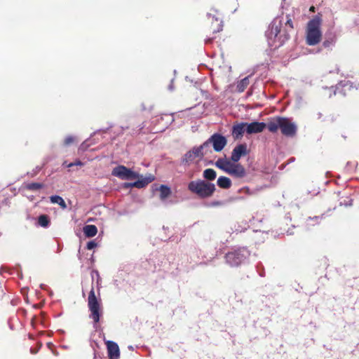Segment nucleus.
<instances>
[{
  "instance_id": "nucleus-1",
  "label": "nucleus",
  "mask_w": 359,
  "mask_h": 359,
  "mask_svg": "<svg viewBox=\"0 0 359 359\" xmlns=\"http://www.w3.org/2000/svg\"><path fill=\"white\" fill-rule=\"evenodd\" d=\"M283 20L278 17L276 18L269 27L266 32V36L268 43L273 48H279L283 46L289 39V34L286 29H282Z\"/></svg>"
},
{
  "instance_id": "nucleus-2",
  "label": "nucleus",
  "mask_w": 359,
  "mask_h": 359,
  "mask_svg": "<svg viewBox=\"0 0 359 359\" xmlns=\"http://www.w3.org/2000/svg\"><path fill=\"white\" fill-rule=\"evenodd\" d=\"M321 24L322 19L318 15H315L308 22L306 30V41L308 45L315 46L320 41L322 38Z\"/></svg>"
},
{
  "instance_id": "nucleus-3",
  "label": "nucleus",
  "mask_w": 359,
  "mask_h": 359,
  "mask_svg": "<svg viewBox=\"0 0 359 359\" xmlns=\"http://www.w3.org/2000/svg\"><path fill=\"white\" fill-rule=\"evenodd\" d=\"M188 189L201 198H208L211 196L215 192V186L214 184L198 180L190 182L188 184Z\"/></svg>"
},
{
  "instance_id": "nucleus-4",
  "label": "nucleus",
  "mask_w": 359,
  "mask_h": 359,
  "mask_svg": "<svg viewBox=\"0 0 359 359\" xmlns=\"http://www.w3.org/2000/svg\"><path fill=\"white\" fill-rule=\"evenodd\" d=\"M250 256V252L246 248L233 249L226 254V262L231 266H238L245 263Z\"/></svg>"
},
{
  "instance_id": "nucleus-5",
  "label": "nucleus",
  "mask_w": 359,
  "mask_h": 359,
  "mask_svg": "<svg viewBox=\"0 0 359 359\" xmlns=\"http://www.w3.org/2000/svg\"><path fill=\"white\" fill-rule=\"evenodd\" d=\"M88 306L90 311V318L93 319L95 324L97 323L102 315L101 302L97 299L93 287L88 294Z\"/></svg>"
},
{
  "instance_id": "nucleus-6",
  "label": "nucleus",
  "mask_w": 359,
  "mask_h": 359,
  "mask_svg": "<svg viewBox=\"0 0 359 359\" xmlns=\"http://www.w3.org/2000/svg\"><path fill=\"white\" fill-rule=\"evenodd\" d=\"M111 175L123 180H131L140 177L138 172L133 171L124 165L115 167L111 171Z\"/></svg>"
},
{
  "instance_id": "nucleus-7",
  "label": "nucleus",
  "mask_w": 359,
  "mask_h": 359,
  "mask_svg": "<svg viewBox=\"0 0 359 359\" xmlns=\"http://www.w3.org/2000/svg\"><path fill=\"white\" fill-rule=\"evenodd\" d=\"M208 144V149L210 150V144H212L213 149L215 151H221L227 143L226 137L221 134L215 133L210 136V137L205 141Z\"/></svg>"
},
{
  "instance_id": "nucleus-8",
  "label": "nucleus",
  "mask_w": 359,
  "mask_h": 359,
  "mask_svg": "<svg viewBox=\"0 0 359 359\" xmlns=\"http://www.w3.org/2000/svg\"><path fill=\"white\" fill-rule=\"evenodd\" d=\"M280 130L287 137H293L297 133V126L287 118L282 117Z\"/></svg>"
},
{
  "instance_id": "nucleus-9",
  "label": "nucleus",
  "mask_w": 359,
  "mask_h": 359,
  "mask_svg": "<svg viewBox=\"0 0 359 359\" xmlns=\"http://www.w3.org/2000/svg\"><path fill=\"white\" fill-rule=\"evenodd\" d=\"M247 154L248 150L246 144H240L233 148L231 152V160L233 163H237L242 156H245Z\"/></svg>"
},
{
  "instance_id": "nucleus-10",
  "label": "nucleus",
  "mask_w": 359,
  "mask_h": 359,
  "mask_svg": "<svg viewBox=\"0 0 359 359\" xmlns=\"http://www.w3.org/2000/svg\"><path fill=\"white\" fill-rule=\"evenodd\" d=\"M246 133L248 135L259 133L262 132L266 127L264 122L254 121L250 123H245Z\"/></svg>"
},
{
  "instance_id": "nucleus-11",
  "label": "nucleus",
  "mask_w": 359,
  "mask_h": 359,
  "mask_svg": "<svg viewBox=\"0 0 359 359\" xmlns=\"http://www.w3.org/2000/svg\"><path fill=\"white\" fill-rule=\"evenodd\" d=\"M107 352L109 359H118L120 357V351L118 344L113 341L107 342Z\"/></svg>"
},
{
  "instance_id": "nucleus-12",
  "label": "nucleus",
  "mask_w": 359,
  "mask_h": 359,
  "mask_svg": "<svg viewBox=\"0 0 359 359\" xmlns=\"http://www.w3.org/2000/svg\"><path fill=\"white\" fill-rule=\"evenodd\" d=\"M245 132H246V126L244 122L236 123L232 126L231 135L234 140L241 139Z\"/></svg>"
},
{
  "instance_id": "nucleus-13",
  "label": "nucleus",
  "mask_w": 359,
  "mask_h": 359,
  "mask_svg": "<svg viewBox=\"0 0 359 359\" xmlns=\"http://www.w3.org/2000/svg\"><path fill=\"white\" fill-rule=\"evenodd\" d=\"M138 180L135 182H134V184L136 185V188L142 189L145 187L147 184L151 183L154 180V176L151 174H149L146 175L145 177H143L142 175H140Z\"/></svg>"
},
{
  "instance_id": "nucleus-14",
  "label": "nucleus",
  "mask_w": 359,
  "mask_h": 359,
  "mask_svg": "<svg viewBox=\"0 0 359 359\" xmlns=\"http://www.w3.org/2000/svg\"><path fill=\"white\" fill-rule=\"evenodd\" d=\"M227 174L236 178H242L246 175V171L243 165L239 163H236Z\"/></svg>"
},
{
  "instance_id": "nucleus-15",
  "label": "nucleus",
  "mask_w": 359,
  "mask_h": 359,
  "mask_svg": "<svg viewBox=\"0 0 359 359\" xmlns=\"http://www.w3.org/2000/svg\"><path fill=\"white\" fill-rule=\"evenodd\" d=\"M191 151L196 158H202L210 151L208 149V144L205 142L199 147H194Z\"/></svg>"
},
{
  "instance_id": "nucleus-16",
  "label": "nucleus",
  "mask_w": 359,
  "mask_h": 359,
  "mask_svg": "<svg viewBox=\"0 0 359 359\" xmlns=\"http://www.w3.org/2000/svg\"><path fill=\"white\" fill-rule=\"evenodd\" d=\"M282 117H276L272 118L267 124L268 130L271 133H276L278 129H280Z\"/></svg>"
},
{
  "instance_id": "nucleus-17",
  "label": "nucleus",
  "mask_w": 359,
  "mask_h": 359,
  "mask_svg": "<svg viewBox=\"0 0 359 359\" xmlns=\"http://www.w3.org/2000/svg\"><path fill=\"white\" fill-rule=\"evenodd\" d=\"M83 233L85 236L88 238H91L95 236L97 233V227L93 224H88L83 227Z\"/></svg>"
},
{
  "instance_id": "nucleus-18",
  "label": "nucleus",
  "mask_w": 359,
  "mask_h": 359,
  "mask_svg": "<svg viewBox=\"0 0 359 359\" xmlns=\"http://www.w3.org/2000/svg\"><path fill=\"white\" fill-rule=\"evenodd\" d=\"M217 184L222 189H229L231 186V181L229 177L222 176L217 179Z\"/></svg>"
},
{
  "instance_id": "nucleus-19",
  "label": "nucleus",
  "mask_w": 359,
  "mask_h": 359,
  "mask_svg": "<svg viewBox=\"0 0 359 359\" xmlns=\"http://www.w3.org/2000/svg\"><path fill=\"white\" fill-rule=\"evenodd\" d=\"M195 158L196 157L194 156V154H193L191 151L189 150L182 158L181 164L184 166L189 165L195 160Z\"/></svg>"
},
{
  "instance_id": "nucleus-20",
  "label": "nucleus",
  "mask_w": 359,
  "mask_h": 359,
  "mask_svg": "<svg viewBox=\"0 0 359 359\" xmlns=\"http://www.w3.org/2000/svg\"><path fill=\"white\" fill-rule=\"evenodd\" d=\"M159 191L160 199L163 201H164L171 194V190L170 187L166 185H161L159 187Z\"/></svg>"
},
{
  "instance_id": "nucleus-21",
  "label": "nucleus",
  "mask_w": 359,
  "mask_h": 359,
  "mask_svg": "<svg viewBox=\"0 0 359 359\" xmlns=\"http://www.w3.org/2000/svg\"><path fill=\"white\" fill-rule=\"evenodd\" d=\"M249 78H250V76H246L238 82L237 86H236V89H237L238 92L242 93L245 90V89L247 88V86L250 83Z\"/></svg>"
},
{
  "instance_id": "nucleus-22",
  "label": "nucleus",
  "mask_w": 359,
  "mask_h": 359,
  "mask_svg": "<svg viewBox=\"0 0 359 359\" xmlns=\"http://www.w3.org/2000/svg\"><path fill=\"white\" fill-rule=\"evenodd\" d=\"M50 201L52 203L58 204L62 209L67 208V205L64 199L57 195L51 196L50 197Z\"/></svg>"
},
{
  "instance_id": "nucleus-23",
  "label": "nucleus",
  "mask_w": 359,
  "mask_h": 359,
  "mask_svg": "<svg viewBox=\"0 0 359 359\" xmlns=\"http://www.w3.org/2000/svg\"><path fill=\"white\" fill-rule=\"evenodd\" d=\"M216 172L212 168H208L203 171V177L206 180H213L216 178Z\"/></svg>"
},
{
  "instance_id": "nucleus-24",
  "label": "nucleus",
  "mask_w": 359,
  "mask_h": 359,
  "mask_svg": "<svg viewBox=\"0 0 359 359\" xmlns=\"http://www.w3.org/2000/svg\"><path fill=\"white\" fill-rule=\"evenodd\" d=\"M336 42V38L334 36H330L325 39L323 43V46L326 48H332Z\"/></svg>"
},
{
  "instance_id": "nucleus-25",
  "label": "nucleus",
  "mask_w": 359,
  "mask_h": 359,
  "mask_svg": "<svg viewBox=\"0 0 359 359\" xmlns=\"http://www.w3.org/2000/svg\"><path fill=\"white\" fill-rule=\"evenodd\" d=\"M43 187V184L38 182L28 183L25 185V188L29 191H37Z\"/></svg>"
},
{
  "instance_id": "nucleus-26",
  "label": "nucleus",
  "mask_w": 359,
  "mask_h": 359,
  "mask_svg": "<svg viewBox=\"0 0 359 359\" xmlns=\"http://www.w3.org/2000/svg\"><path fill=\"white\" fill-rule=\"evenodd\" d=\"M38 224L42 227H47L49 224L48 217L46 215H40L38 218Z\"/></svg>"
},
{
  "instance_id": "nucleus-27",
  "label": "nucleus",
  "mask_w": 359,
  "mask_h": 359,
  "mask_svg": "<svg viewBox=\"0 0 359 359\" xmlns=\"http://www.w3.org/2000/svg\"><path fill=\"white\" fill-rule=\"evenodd\" d=\"M236 164V163L231 161H231L226 160L225 163H224V168H223V171L228 173L229 171L231 169H232V168H233V166H235Z\"/></svg>"
},
{
  "instance_id": "nucleus-28",
  "label": "nucleus",
  "mask_w": 359,
  "mask_h": 359,
  "mask_svg": "<svg viewBox=\"0 0 359 359\" xmlns=\"http://www.w3.org/2000/svg\"><path fill=\"white\" fill-rule=\"evenodd\" d=\"M236 164V163L231 161H231L226 160L225 163H224V168H223V171L228 173L229 171L231 169H232V168H233V166H235Z\"/></svg>"
},
{
  "instance_id": "nucleus-29",
  "label": "nucleus",
  "mask_w": 359,
  "mask_h": 359,
  "mask_svg": "<svg viewBox=\"0 0 359 359\" xmlns=\"http://www.w3.org/2000/svg\"><path fill=\"white\" fill-rule=\"evenodd\" d=\"M352 87H353L352 83L350 81H344V82H341L338 85H337L336 90L339 91L341 88H347L348 89H351Z\"/></svg>"
},
{
  "instance_id": "nucleus-30",
  "label": "nucleus",
  "mask_w": 359,
  "mask_h": 359,
  "mask_svg": "<svg viewBox=\"0 0 359 359\" xmlns=\"http://www.w3.org/2000/svg\"><path fill=\"white\" fill-rule=\"evenodd\" d=\"M74 140L75 137L74 136L69 135L65 139L63 144L65 146H69L71 144H72L74 142Z\"/></svg>"
},
{
  "instance_id": "nucleus-31",
  "label": "nucleus",
  "mask_w": 359,
  "mask_h": 359,
  "mask_svg": "<svg viewBox=\"0 0 359 359\" xmlns=\"http://www.w3.org/2000/svg\"><path fill=\"white\" fill-rule=\"evenodd\" d=\"M226 159L224 158H219L216 163L215 165L219 168V169L223 170V168H224V163Z\"/></svg>"
},
{
  "instance_id": "nucleus-32",
  "label": "nucleus",
  "mask_w": 359,
  "mask_h": 359,
  "mask_svg": "<svg viewBox=\"0 0 359 359\" xmlns=\"http://www.w3.org/2000/svg\"><path fill=\"white\" fill-rule=\"evenodd\" d=\"M97 243L95 241H90L87 243L86 248L88 250H93L96 248Z\"/></svg>"
},
{
  "instance_id": "nucleus-33",
  "label": "nucleus",
  "mask_w": 359,
  "mask_h": 359,
  "mask_svg": "<svg viewBox=\"0 0 359 359\" xmlns=\"http://www.w3.org/2000/svg\"><path fill=\"white\" fill-rule=\"evenodd\" d=\"M239 192L241 193H245L248 195H252L254 194V191H250V189L248 187H244L239 190Z\"/></svg>"
},
{
  "instance_id": "nucleus-34",
  "label": "nucleus",
  "mask_w": 359,
  "mask_h": 359,
  "mask_svg": "<svg viewBox=\"0 0 359 359\" xmlns=\"http://www.w3.org/2000/svg\"><path fill=\"white\" fill-rule=\"evenodd\" d=\"M223 27V22L222 20L219 21V23L217 25V28L213 29L214 33L219 32L222 30Z\"/></svg>"
},
{
  "instance_id": "nucleus-35",
  "label": "nucleus",
  "mask_w": 359,
  "mask_h": 359,
  "mask_svg": "<svg viewBox=\"0 0 359 359\" xmlns=\"http://www.w3.org/2000/svg\"><path fill=\"white\" fill-rule=\"evenodd\" d=\"M40 170L41 168L39 166H36L32 172H28L27 175H30L31 177H34L40 171Z\"/></svg>"
},
{
  "instance_id": "nucleus-36",
  "label": "nucleus",
  "mask_w": 359,
  "mask_h": 359,
  "mask_svg": "<svg viewBox=\"0 0 359 359\" xmlns=\"http://www.w3.org/2000/svg\"><path fill=\"white\" fill-rule=\"evenodd\" d=\"M123 188L129 189L132 187H136V185L134 184V182H126L123 184Z\"/></svg>"
},
{
  "instance_id": "nucleus-37",
  "label": "nucleus",
  "mask_w": 359,
  "mask_h": 359,
  "mask_svg": "<svg viewBox=\"0 0 359 359\" xmlns=\"http://www.w3.org/2000/svg\"><path fill=\"white\" fill-rule=\"evenodd\" d=\"M285 24V26H289L290 29L293 28L292 20L288 16H287V20Z\"/></svg>"
},
{
  "instance_id": "nucleus-38",
  "label": "nucleus",
  "mask_w": 359,
  "mask_h": 359,
  "mask_svg": "<svg viewBox=\"0 0 359 359\" xmlns=\"http://www.w3.org/2000/svg\"><path fill=\"white\" fill-rule=\"evenodd\" d=\"M207 17L208 18V19H212V22L214 20H215L216 22H218L219 21V18H216L214 15H212L211 13H208L207 14Z\"/></svg>"
},
{
  "instance_id": "nucleus-39",
  "label": "nucleus",
  "mask_w": 359,
  "mask_h": 359,
  "mask_svg": "<svg viewBox=\"0 0 359 359\" xmlns=\"http://www.w3.org/2000/svg\"><path fill=\"white\" fill-rule=\"evenodd\" d=\"M223 204V203L222 201H213L210 203V206H219V205H222Z\"/></svg>"
},
{
  "instance_id": "nucleus-40",
  "label": "nucleus",
  "mask_w": 359,
  "mask_h": 359,
  "mask_svg": "<svg viewBox=\"0 0 359 359\" xmlns=\"http://www.w3.org/2000/svg\"><path fill=\"white\" fill-rule=\"evenodd\" d=\"M340 204L344 205L346 206H351V205H352V200H348V202H344V203L341 202Z\"/></svg>"
},
{
  "instance_id": "nucleus-41",
  "label": "nucleus",
  "mask_w": 359,
  "mask_h": 359,
  "mask_svg": "<svg viewBox=\"0 0 359 359\" xmlns=\"http://www.w3.org/2000/svg\"><path fill=\"white\" fill-rule=\"evenodd\" d=\"M313 219H315V220H316V222H319V220H320V217H318V216H316V217H309V219H308V221H311V220H313Z\"/></svg>"
},
{
  "instance_id": "nucleus-42",
  "label": "nucleus",
  "mask_w": 359,
  "mask_h": 359,
  "mask_svg": "<svg viewBox=\"0 0 359 359\" xmlns=\"http://www.w3.org/2000/svg\"><path fill=\"white\" fill-rule=\"evenodd\" d=\"M74 165H82V163L81 161H77L76 163H70L68 166L69 167H72Z\"/></svg>"
},
{
  "instance_id": "nucleus-43",
  "label": "nucleus",
  "mask_w": 359,
  "mask_h": 359,
  "mask_svg": "<svg viewBox=\"0 0 359 359\" xmlns=\"http://www.w3.org/2000/svg\"><path fill=\"white\" fill-rule=\"evenodd\" d=\"M38 351H39V349H36V350H34V349H33V348H31V349H30V352H31V353H32V354H36V353L38 352Z\"/></svg>"
},
{
  "instance_id": "nucleus-44",
  "label": "nucleus",
  "mask_w": 359,
  "mask_h": 359,
  "mask_svg": "<svg viewBox=\"0 0 359 359\" xmlns=\"http://www.w3.org/2000/svg\"><path fill=\"white\" fill-rule=\"evenodd\" d=\"M93 359H102V358L99 355H97V353H95Z\"/></svg>"
},
{
  "instance_id": "nucleus-45",
  "label": "nucleus",
  "mask_w": 359,
  "mask_h": 359,
  "mask_svg": "<svg viewBox=\"0 0 359 359\" xmlns=\"http://www.w3.org/2000/svg\"><path fill=\"white\" fill-rule=\"evenodd\" d=\"M212 41V39L210 38H208V39L205 40V43H210Z\"/></svg>"
},
{
  "instance_id": "nucleus-46",
  "label": "nucleus",
  "mask_w": 359,
  "mask_h": 359,
  "mask_svg": "<svg viewBox=\"0 0 359 359\" xmlns=\"http://www.w3.org/2000/svg\"><path fill=\"white\" fill-rule=\"evenodd\" d=\"M168 88H169L170 90H172L173 86H172V83L168 86Z\"/></svg>"
},
{
  "instance_id": "nucleus-47",
  "label": "nucleus",
  "mask_w": 359,
  "mask_h": 359,
  "mask_svg": "<svg viewBox=\"0 0 359 359\" xmlns=\"http://www.w3.org/2000/svg\"><path fill=\"white\" fill-rule=\"evenodd\" d=\"M287 233L288 235H292L293 233H292V231H289V230H288V231H287Z\"/></svg>"
},
{
  "instance_id": "nucleus-48",
  "label": "nucleus",
  "mask_w": 359,
  "mask_h": 359,
  "mask_svg": "<svg viewBox=\"0 0 359 359\" xmlns=\"http://www.w3.org/2000/svg\"><path fill=\"white\" fill-rule=\"evenodd\" d=\"M339 93H342L344 95H345V93H343L342 91H339Z\"/></svg>"
},
{
  "instance_id": "nucleus-49",
  "label": "nucleus",
  "mask_w": 359,
  "mask_h": 359,
  "mask_svg": "<svg viewBox=\"0 0 359 359\" xmlns=\"http://www.w3.org/2000/svg\"><path fill=\"white\" fill-rule=\"evenodd\" d=\"M128 348H129L130 349H133V348L132 346H130Z\"/></svg>"
},
{
  "instance_id": "nucleus-50",
  "label": "nucleus",
  "mask_w": 359,
  "mask_h": 359,
  "mask_svg": "<svg viewBox=\"0 0 359 359\" xmlns=\"http://www.w3.org/2000/svg\"><path fill=\"white\" fill-rule=\"evenodd\" d=\"M43 287H44V285L41 284V288H43Z\"/></svg>"
},
{
  "instance_id": "nucleus-51",
  "label": "nucleus",
  "mask_w": 359,
  "mask_h": 359,
  "mask_svg": "<svg viewBox=\"0 0 359 359\" xmlns=\"http://www.w3.org/2000/svg\"><path fill=\"white\" fill-rule=\"evenodd\" d=\"M318 116H319V118H320V117L321 116V114H320V113H319V114H318Z\"/></svg>"
}]
</instances>
